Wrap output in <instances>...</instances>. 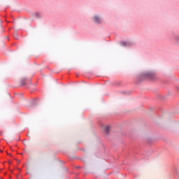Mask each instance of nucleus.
I'll list each match as a JSON object with an SVG mask.
<instances>
[{"mask_svg": "<svg viewBox=\"0 0 179 179\" xmlns=\"http://www.w3.org/2000/svg\"><path fill=\"white\" fill-rule=\"evenodd\" d=\"M145 76H146V78H148V79H151V80H153V79H155L156 76L155 75V73L153 72H148L145 74Z\"/></svg>", "mask_w": 179, "mask_h": 179, "instance_id": "obj_1", "label": "nucleus"}, {"mask_svg": "<svg viewBox=\"0 0 179 179\" xmlns=\"http://www.w3.org/2000/svg\"><path fill=\"white\" fill-rule=\"evenodd\" d=\"M94 22H96V23H100V18L97 16H95L94 17Z\"/></svg>", "mask_w": 179, "mask_h": 179, "instance_id": "obj_3", "label": "nucleus"}, {"mask_svg": "<svg viewBox=\"0 0 179 179\" xmlns=\"http://www.w3.org/2000/svg\"><path fill=\"white\" fill-rule=\"evenodd\" d=\"M2 179V178H1Z\"/></svg>", "mask_w": 179, "mask_h": 179, "instance_id": "obj_7", "label": "nucleus"}, {"mask_svg": "<svg viewBox=\"0 0 179 179\" xmlns=\"http://www.w3.org/2000/svg\"><path fill=\"white\" fill-rule=\"evenodd\" d=\"M110 132V126H106L105 127V134H108Z\"/></svg>", "mask_w": 179, "mask_h": 179, "instance_id": "obj_4", "label": "nucleus"}, {"mask_svg": "<svg viewBox=\"0 0 179 179\" xmlns=\"http://www.w3.org/2000/svg\"><path fill=\"white\" fill-rule=\"evenodd\" d=\"M35 15H36L37 17H40V13H36Z\"/></svg>", "mask_w": 179, "mask_h": 179, "instance_id": "obj_6", "label": "nucleus"}, {"mask_svg": "<svg viewBox=\"0 0 179 179\" xmlns=\"http://www.w3.org/2000/svg\"><path fill=\"white\" fill-rule=\"evenodd\" d=\"M26 80L25 79H24V80H22V81H21V84H22V86H24V85H26Z\"/></svg>", "mask_w": 179, "mask_h": 179, "instance_id": "obj_5", "label": "nucleus"}, {"mask_svg": "<svg viewBox=\"0 0 179 179\" xmlns=\"http://www.w3.org/2000/svg\"><path fill=\"white\" fill-rule=\"evenodd\" d=\"M121 45H122L123 47H127V45H129V43L126 41H122L121 42Z\"/></svg>", "mask_w": 179, "mask_h": 179, "instance_id": "obj_2", "label": "nucleus"}]
</instances>
